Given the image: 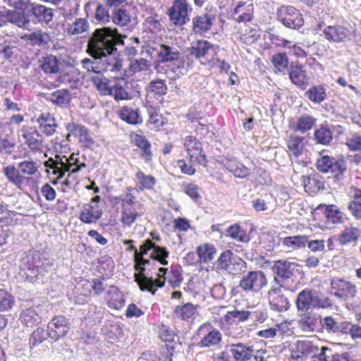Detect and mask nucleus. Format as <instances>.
<instances>
[{
  "instance_id": "f257e3e1",
  "label": "nucleus",
  "mask_w": 361,
  "mask_h": 361,
  "mask_svg": "<svg viewBox=\"0 0 361 361\" xmlns=\"http://www.w3.org/2000/svg\"><path fill=\"white\" fill-rule=\"evenodd\" d=\"M121 35L116 28L109 27L97 28L87 42V53L99 59L100 73L103 71L118 72L123 67L118 57L116 45L123 44Z\"/></svg>"
},
{
  "instance_id": "f03ea898",
  "label": "nucleus",
  "mask_w": 361,
  "mask_h": 361,
  "mask_svg": "<svg viewBox=\"0 0 361 361\" xmlns=\"http://www.w3.org/2000/svg\"><path fill=\"white\" fill-rule=\"evenodd\" d=\"M44 164L47 167L46 171L47 173H51L57 176L56 179L53 181L55 185L57 184L59 179L64 176L66 172H68V176L63 184L69 188L74 185L73 175L87 167L85 163L79 160V154L75 153H73L68 157L65 155L56 154L54 158H49Z\"/></svg>"
},
{
  "instance_id": "7ed1b4c3",
  "label": "nucleus",
  "mask_w": 361,
  "mask_h": 361,
  "mask_svg": "<svg viewBox=\"0 0 361 361\" xmlns=\"http://www.w3.org/2000/svg\"><path fill=\"white\" fill-rule=\"evenodd\" d=\"M52 266L51 262L44 257V256L35 252L25 255L21 260L20 265L21 274L30 282H34L39 279V276H42L44 272Z\"/></svg>"
},
{
  "instance_id": "20e7f679",
  "label": "nucleus",
  "mask_w": 361,
  "mask_h": 361,
  "mask_svg": "<svg viewBox=\"0 0 361 361\" xmlns=\"http://www.w3.org/2000/svg\"><path fill=\"white\" fill-rule=\"evenodd\" d=\"M267 285V279L262 271H249L244 273L238 283V288L247 294L259 293Z\"/></svg>"
},
{
  "instance_id": "39448f33",
  "label": "nucleus",
  "mask_w": 361,
  "mask_h": 361,
  "mask_svg": "<svg viewBox=\"0 0 361 361\" xmlns=\"http://www.w3.org/2000/svg\"><path fill=\"white\" fill-rule=\"evenodd\" d=\"M217 271H226L229 274L237 275L246 269V262L241 258L235 257L231 250L224 251L216 262Z\"/></svg>"
},
{
  "instance_id": "423d86ee",
  "label": "nucleus",
  "mask_w": 361,
  "mask_h": 361,
  "mask_svg": "<svg viewBox=\"0 0 361 361\" xmlns=\"http://www.w3.org/2000/svg\"><path fill=\"white\" fill-rule=\"evenodd\" d=\"M330 286L331 293L341 300L353 299L357 293L356 285L343 278L331 279Z\"/></svg>"
},
{
  "instance_id": "0eeeda50",
  "label": "nucleus",
  "mask_w": 361,
  "mask_h": 361,
  "mask_svg": "<svg viewBox=\"0 0 361 361\" xmlns=\"http://www.w3.org/2000/svg\"><path fill=\"white\" fill-rule=\"evenodd\" d=\"M228 353L231 355L235 361H250L254 356V347L241 342L230 343L226 345L225 350L221 353L219 358L228 361Z\"/></svg>"
},
{
  "instance_id": "6e6552de",
  "label": "nucleus",
  "mask_w": 361,
  "mask_h": 361,
  "mask_svg": "<svg viewBox=\"0 0 361 361\" xmlns=\"http://www.w3.org/2000/svg\"><path fill=\"white\" fill-rule=\"evenodd\" d=\"M278 20L286 27L298 30L304 24L300 11L292 6H281L276 12Z\"/></svg>"
},
{
  "instance_id": "1a4fd4ad",
  "label": "nucleus",
  "mask_w": 361,
  "mask_h": 361,
  "mask_svg": "<svg viewBox=\"0 0 361 361\" xmlns=\"http://www.w3.org/2000/svg\"><path fill=\"white\" fill-rule=\"evenodd\" d=\"M200 338L198 345L200 348H211L218 346L222 341L221 333L211 324H202L197 331Z\"/></svg>"
},
{
  "instance_id": "9d476101",
  "label": "nucleus",
  "mask_w": 361,
  "mask_h": 361,
  "mask_svg": "<svg viewBox=\"0 0 361 361\" xmlns=\"http://www.w3.org/2000/svg\"><path fill=\"white\" fill-rule=\"evenodd\" d=\"M219 47L204 39L194 42L191 47L187 48L186 53L190 58L199 61L201 63L206 58L210 56V54L216 55Z\"/></svg>"
},
{
  "instance_id": "9b49d317",
  "label": "nucleus",
  "mask_w": 361,
  "mask_h": 361,
  "mask_svg": "<svg viewBox=\"0 0 361 361\" xmlns=\"http://www.w3.org/2000/svg\"><path fill=\"white\" fill-rule=\"evenodd\" d=\"M101 198L97 195L91 199L88 204H85L80 212V220L87 224H95L101 219L103 214L102 207L99 205Z\"/></svg>"
},
{
  "instance_id": "f8f14e48",
  "label": "nucleus",
  "mask_w": 361,
  "mask_h": 361,
  "mask_svg": "<svg viewBox=\"0 0 361 361\" xmlns=\"http://www.w3.org/2000/svg\"><path fill=\"white\" fill-rule=\"evenodd\" d=\"M192 8L187 0H175L169 11L170 20L175 25H183L189 20V11Z\"/></svg>"
},
{
  "instance_id": "ddd939ff",
  "label": "nucleus",
  "mask_w": 361,
  "mask_h": 361,
  "mask_svg": "<svg viewBox=\"0 0 361 361\" xmlns=\"http://www.w3.org/2000/svg\"><path fill=\"white\" fill-rule=\"evenodd\" d=\"M298 265L292 262L279 259L274 262L272 271L274 275V281L281 287L284 286V281L290 279L295 274Z\"/></svg>"
},
{
  "instance_id": "4468645a",
  "label": "nucleus",
  "mask_w": 361,
  "mask_h": 361,
  "mask_svg": "<svg viewBox=\"0 0 361 361\" xmlns=\"http://www.w3.org/2000/svg\"><path fill=\"white\" fill-rule=\"evenodd\" d=\"M167 268L161 267L157 274L158 279H153L152 277H147L145 275H135V281L139 286L142 291L147 290L152 295H154L157 288H161L165 284V278L164 276L167 272Z\"/></svg>"
},
{
  "instance_id": "2eb2a0df",
  "label": "nucleus",
  "mask_w": 361,
  "mask_h": 361,
  "mask_svg": "<svg viewBox=\"0 0 361 361\" xmlns=\"http://www.w3.org/2000/svg\"><path fill=\"white\" fill-rule=\"evenodd\" d=\"M319 30L329 42L341 43L350 39V30L341 25H328L322 29V25L319 24Z\"/></svg>"
},
{
  "instance_id": "dca6fc26",
  "label": "nucleus",
  "mask_w": 361,
  "mask_h": 361,
  "mask_svg": "<svg viewBox=\"0 0 361 361\" xmlns=\"http://www.w3.org/2000/svg\"><path fill=\"white\" fill-rule=\"evenodd\" d=\"M152 251L149 254L150 259L157 260L161 264L166 265L168 261L166 259L169 256V252L163 247L157 245L152 240L147 239L140 247L137 257H144Z\"/></svg>"
},
{
  "instance_id": "f3484780",
  "label": "nucleus",
  "mask_w": 361,
  "mask_h": 361,
  "mask_svg": "<svg viewBox=\"0 0 361 361\" xmlns=\"http://www.w3.org/2000/svg\"><path fill=\"white\" fill-rule=\"evenodd\" d=\"M183 146L191 161L199 164L206 163V157L203 153L202 143L194 136L188 135L184 139Z\"/></svg>"
},
{
  "instance_id": "a211bd4d",
  "label": "nucleus",
  "mask_w": 361,
  "mask_h": 361,
  "mask_svg": "<svg viewBox=\"0 0 361 361\" xmlns=\"http://www.w3.org/2000/svg\"><path fill=\"white\" fill-rule=\"evenodd\" d=\"M70 329L68 319L63 316L54 317L47 326L48 336L57 341L65 336Z\"/></svg>"
},
{
  "instance_id": "6ab92c4d",
  "label": "nucleus",
  "mask_w": 361,
  "mask_h": 361,
  "mask_svg": "<svg viewBox=\"0 0 361 361\" xmlns=\"http://www.w3.org/2000/svg\"><path fill=\"white\" fill-rule=\"evenodd\" d=\"M280 286L272 287L268 292V300L271 309L277 312L286 311L289 307V302L281 293Z\"/></svg>"
},
{
  "instance_id": "aec40b11",
  "label": "nucleus",
  "mask_w": 361,
  "mask_h": 361,
  "mask_svg": "<svg viewBox=\"0 0 361 361\" xmlns=\"http://www.w3.org/2000/svg\"><path fill=\"white\" fill-rule=\"evenodd\" d=\"M66 129L69 133L78 137L79 142L84 147L90 149L93 147L94 140L90 130L85 126L75 123H70L67 124Z\"/></svg>"
},
{
  "instance_id": "412c9836",
  "label": "nucleus",
  "mask_w": 361,
  "mask_h": 361,
  "mask_svg": "<svg viewBox=\"0 0 361 361\" xmlns=\"http://www.w3.org/2000/svg\"><path fill=\"white\" fill-rule=\"evenodd\" d=\"M21 133V135L25 140V144L27 145L32 152L37 153L42 152V136L37 130L23 128Z\"/></svg>"
},
{
  "instance_id": "4be33fe9",
  "label": "nucleus",
  "mask_w": 361,
  "mask_h": 361,
  "mask_svg": "<svg viewBox=\"0 0 361 361\" xmlns=\"http://www.w3.org/2000/svg\"><path fill=\"white\" fill-rule=\"evenodd\" d=\"M130 84L125 78H116L112 84L109 96L116 101L130 99Z\"/></svg>"
},
{
  "instance_id": "5701e85b",
  "label": "nucleus",
  "mask_w": 361,
  "mask_h": 361,
  "mask_svg": "<svg viewBox=\"0 0 361 361\" xmlns=\"http://www.w3.org/2000/svg\"><path fill=\"white\" fill-rule=\"evenodd\" d=\"M232 18L240 23L246 24L250 22L254 17V6L252 4H247L239 1L231 13Z\"/></svg>"
},
{
  "instance_id": "b1692460",
  "label": "nucleus",
  "mask_w": 361,
  "mask_h": 361,
  "mask_svg": "<svg viewBox=\"0 0 361 361\" xmlns=\"http://www.w3.org/2000/svg\"><path fill=\"white\" fill-rule=\"evenodd\" d=\"M299 327L305 332L319 331L322 329V317L314 312L301 315Z\"/></svg>"
},
{
  "instance_id": "393cba45",
  "label": "nucleus",
  "mask_w": 361,
  "mask_h": 361,
  "mask_svg": "<svg viewBox=\"0 0 361 361\" xmlns=\"http://www.w3.org/2000/svg\"><path fill=\"white\" fill-rule=\"evenodd\" d=\"M288 74L291 82L300 90H305L309 85L310 78L302 66L291 63Z\"/></svg>"
},
{
  "instance_id": "a878e982",
  "label": "nucleus",
  "mask_w": 361,
  "mask_h": 361,
  "mask_svg": "<svg viewBox=\"0 0 361 361\" xmlns=\"http://www.w3.org/2000/svg\"><path fill=\"white\" fill-rule=\"evenodd\" d=\"M215 17L212 14L197 16L192 18V31L195 34L203 35L211 29Z\"/></svg>"
},
{
  "instance_id": "bb28decb",
  "label": "nucleus",
  "mask_w": 361,
  "mask_h": 361,
  "mask_svg": "<svg viewBox=\"0 0 361 361\" xmlns=\"http://www.w3.org/2000/svg\"><path fill=\"white\" fill-rule=\"evenodd\" d=\"M105 300L109 308L117 310H121L126 302L123 293L114 286H111L106 291Z\"/></svg>"
},
{
  "instance_id": "cd10ccee",
  "label": "nucleus",
  "mask_w": 361,
  "mask_h": 361,
  "mask_svg": "<svg viewBox=\"0 0 361 361\" xmlns=\"http://www.w3.org/2000/svg\"><path fill=\"white\" fill-rule=\"evenodd\" d=\"M36 122L41 132L47 136L54 135L58 127L55 118L49 112L40 114Z\"/></svg>"
},
{
  "instance_id": "c85d7f7f",
  "label": "nucleus",
  "mask_w": 361,
  "mask_h": 361,
  "mask_svg": "<svg viewBox=\"0 0 361 361\" xmlns=\"http://www.w3.org/2000/svg\"><path fill=\"white\" fill-rule=\"evenodd\" d=\"M39 307H32L23 310L20 314V321L27 327H33L41 322Z\"/></svg>"
},
{
  "instance_id": "c756f323",
  "label": "nucleus",
  "mask_w": 361,
  "mask_h": 361,
  "mask_svg": "<svg viewBox=\"0 0 361 361\" xmlns=\"http://www.w3.org/2000/svg\"><path fill=\"white\" fill-rule=\"evenodd\" d=\"M30 13L41 24H48L54 17V10L42 4H33Z\"/></svg>"
},
{
  "instance_id": "7c9ffc66",
  "label": "nucleus",
  "mask_w": 361,
  "mask_h": 361,
  "mask_svg": "<svg viewBox=\"0 0 361 361\" xmlns=\"http://www.w3.org/2000/svg\"><path fill=\"white\" fill-rule=\"evenodd\" d=\"M361 237V230L355 226H346L338 235L337 240L341 245L357 243Z\"/></svg>"
},
{
  "instance_id": "2f4dec72",
  "label": "nucleus",
  "mask_w": 361,
  "mask_h": 361,
  "mask_svg": "<svg viewBox=\"0 0 361 361\" xmlns=\"http://www.w3.org/2000/svg\"><path fill=\"white\" fill-rule=\"evenodd\" d=\"M143 214L142 206L121 208V221L124 226L130 227L137 217Z\"/></svg>"
},
{
  "instance_id": "473e14b6",
  "label": "nucleus",
  "mask_w": 361,
  "mask_h": 361,
  "mask_svg": "<svg viewBox=\"0 0 361 361\" xmlns=\"http://www.w3.org/2000/svg\"><path fill=\"white\" fill-rule=\"evenodd\" d=\"M3 172L7 180L16 188L21 189L25 182V177L20 174V171L13 165H8L4 168Z\"/></svg>"
},
{
  "instance_id": "72a5a7b5",
  "label": "nucleus",
  "mask_w": 361,
  "mask_h": 361,
  "mask_svg": "<svg viewBox=\"0 0 361 361\" xmlns=\"http://www.w3.org/2000/svg\"><path fill=\"white\" fill-rule=\"evenodd\" d=\"M249 319V310L228 311L224 315L221 322L226 325H232L245 322Z\"/></svg>"
},
{
  "instance_id": "f704fd0d",
  "label": "nucleus",
  "mask_w": 361,
  "mask_h": 361,
  "mask_svg": "<svg viewBox=\"0 0 361 361\" xmlns=\"http://www.w3.org/2000/svg\"><path fill=\"white\" fill-rule=\"evenodd\" d=\"M90 80L101 95H109L112 80H111L99 73L90 76Z\"/></svg>"
},
{
  "instance_id": "c9c22d12",
  "label": "nucleus",
  "mask_w": 361,
  "mask_h": 361,
  "mask_svg": "<svg viewBox=\"0 0 361 361\" xmlns=\"http://www.w3.org/2000/svg\"><path fill=\"white\" fill-rule=\"evenodd\" d=\"M305 96L312 103L319 104L326 99V88L323 85H316L310 87Z\"/></svg>"
},
{
  "instance_id": "e433bc0d",
  "label": "nucleus",
  "mask_w": 361,
  "mask_h": 361,
  "mask_svg": "<svg viewBox=\"0 0 361 361\" xmlns=\"http://www.w3.org/2000/svg\"><path fill=\"white\" fill-rule=\"evenodd\" d=\"M7 130V126L0 123V154H10L15 147V142L6 133Z\"/></svg>"
},
{
  "instance_id": "4c0bfd02",
  "label": "nucleus",
  "mask_w": 361,
  "mask_h": 361,
  "mask_svg": "<svg viewBox=\"0 0 361 361\" xmlns=\"http://www.w3.org/2000/svg\"><path fill=\"white\" fill-rule=\"evenodd\" d=\"M320 205L318 209L322 208ZM324 214L329 222L332 224L342 223L344 220V214L334 204L324 205Z\"/></svg>"
},
{
  "instance_id": "58836bf2",
  "label": "nucleus",
  "mask_w": 361,
  "mask_h": 361,
  "mask_svg": "<svg viewBox=\"0 0 361 361\" xmlns=\"http://www.w3.org/2000/svg\"><path fill=\"white\" fill-rule=\"evenodd\" d=\"M303 184L306 191L317 192L324 189L323 178L319 173L303 177Z\"/></svg>"
},
{
  "instance_id": "ea45409f",
  "label": "nucleus",
  "mask_w": 361,
  "mask_h": 361,
  "mask_svg": "<svg viewBox=\"0 0 361 361\" xmlns=\"http://www.w3.org/2000/svg\"><path fill=\"white\" fill-rule=\"evenodd\" d=\"M111 21L119 27H125L130 23L131 16L129 11L123 8L113 9Z\"/></svg>"
},
{
  "instance_id": "a19ab883",
  "label": "nucleus",
  "mask_w": 361,
  "mask_h": 361,
  "mask_svg": "<svg viewBox=\"0 0 361 361\" xmlns=\"http://www.w3.org/2000/svg\"><path fill=\"white\" fill-rule=\"evenodd\" d=\"M179 51L173 47L161 44L158 50V56L161 63L173 62L179 58Z\"/></svg>"
},
{
  "instance_id": "79ce46f5",
  "label": "nucleus",
  "mask_w": 361,
  "mask_h": 361,
  "mask_svg": "<svg viewBox=\"0 0 361 361\" xmlns=\"http://www.w3.org/2000/svg\"><path fill=\"white\" fill-rule=\"evenodd\" d=\"M313 290L305 288L300 291L297 297L296 306L299 311H307L312 307Z\"/></svg>"
},
{
  "instance_id": "37998d69",
  "label": "nucleus",
  "mask_w": 361,
  "mask_h": 361,
  "mask_svg": "<svg viewBox=\"0 0 361 361\" xmlns=\"http://www.w3.org/2000/svg\"><path fill=\"white\" fill-rule=\"evenodd\" d=\"M120 117L123 121L131 125H137L142 122V118L140 115L138 109L129 106L122 107Z\"/></svg>"
},
{
  "instance_id": "c03bdc74",
  "label": "nucleus",
  "mask_w": 361,
  "mask_h": 361,
  "mask_svg": "<svg viewBox=\"0 0 361 361\" xmlns=\"http://www.w3.org/2000/svg\"><path fill=\"white\" fill-rule=\"evenodd\" d=\"M314 138L317 144L327 145L333 140V133L327 125H321L314 130Z\"/></svg>"
},
{
  "instance_id": "a18cd8bd",
  "label": "nucleus",
  "mask_w": 361,
  "mask_h": 361,
  "mask_svg": "<svg viewBox=\"0 0 361 361\" xmlns=\"http://www.w3.org/2000/svg\"><path fill=\"white\" fill-rule=\"evenodd\" d=\"M71 99L69 91L65 89L57 90L51 92L48 97V99L53 104L60 106H67L71 102Z\"/></svg>"
},
{
  "instance_id": "49530a36",
  "label": "nucleus",
  "mask_w": 361,
  "mask_h": 361,
  "mask_svg": "<svg viewBox=\"0 0 361 361\" xmlns=\"http://www.w3.org/2000/svg\"><path fill=\"white\" fill-rule=\"evenodd\" d=\"M192 59L188 56L187 54L183 57H180L179 54V58L173 61V69L177 75H183L192 67Z\"/></svg>"
},
{
  "instance_id": "de8ad7c7",
  "label": "nucleus",
  "mask_w": 361,
  "mask_h": 361,
  "mask_svg": "<svg viewBox=\"0 0 361 361\" xmlns=\"http://www.w3.org/2000/svg\"><path fill=\"white\" fill-rule=\"evenodd\" d=\"M89 28L88 20L86 18H78L68 25L67 32L70 35H78L88 31Z\"/></svg>"
},
{
  "instance_id": "09e8293b",
  "label": "nucleus",
  "mask_w": 361,
  "mask_h": 361,
  "mask_svg": "<svg viewBox=\"0 0 361 361\" xmlns=\"http://www.w3.org/2000/svg\"><path fill=\"white\" fill-rule=\"evenodd\" d=\"M135 178L139 190H151L156 183V179L153 176L146 175L140 170L135 173Z\"/></svg>"
},
{
  "instance_id": "8fccbe9b",
  "label": "nucleus",
  "mask_w": 361,
  "mask_h": 361,
  "mask_svg": "<svg viewBox=\"0 0 361 361\" xmlns=\"http://www.w3.org/2000/svg\"><path fill=\"white\" fill-rule=\"evenodd\" d=\"M196 306L190 302H187L183 305L176 306L174 310L176 317L182 320L190 319L196 312Z\"/></svg>"
},
{
  "instance_id": "3c124183",
  "label": "nucleus",
  "mask_w": 361,
  "mask_h": 361,
  "mask_svg": "<svg viewBox=\"0 0 361 361\" xmlns=\"http://www.w3.org/2000/svg\"><path fill=\"white\" fill-rule=\"evenodd\" d=\"M8 22L15 24L19 27L27 28L30 21L25 13L18 12L16 11L8 10Z\"/></svg>"
},
{
  "instance_id": "603ef678",
  "label": "nucleus",
  "mask_w": 361,
  "mask_h": 361,
  "mask_svg": "<svg viewBox=\"0 0 361 361\" xmlns=\"http://www.w3.org/2000/svg\"><path fill=\"white\" fill-rule=\"evenodd\" d=\"M25 37L32 46L44 47L50 41L49 35L41 30L32 32Z\"/></svg>"
},
{
  "instance_id": "864d4df0",
  "label": "nucleus",
  "mask_w": 361,
  "mask_h": 361,
  "mask_svg": "<svg viewBox=\"0 0 361 361\" xmlns=\"http://www.w3.org/2000/svg\"><path fill=\"white\" fill-rule=\"evenodd\" d=\"M308 242L306 235L288 236L282 240V245L288 248L299 249L304 247Z\"/></svg>"
},
{
  "instance_id": "5fc2aeb1",
  "label": "nucleus",
  "mask_w": 361,
  "mask_h": 361,
  "mask_svg": "<svg viewBox=\"0 0 361 361\" xmlns=\"http://www.w3.org/2000/svg\"><path fill=\"white\" fill-rule=\"evenodd\" d=\"M216 250L213 245L204 244L197 248V253L201 262L207 263L214 258Z\"/></svg>"
},
{
  "instance_id": "6e6d98bb",
  "label": "nucleus",
  "mask_w": 361,
  "mask_h": 361,
  "mask_svg": "<svg viewBox=\"0 0 361 361\" xmlns=\"http://www.w3.org/2000/svg\"><path fill=\"white\" fill-rule=\"evenodd\" d=\"M296 349L297 351L301 354V357L308 355L312 356L314 353L318 352L319 347L312 341H298L296 344Z\"/></svg>"
},
{
  "instance_id": "4d7b16f0",
  "label": "nucleus",
  "mask_w": 361,
  "mask_h": 361,
  "mask_svg": "<svg viewBox=\"0 0 361 361\" xmlns=\"http://www.w3.org/2000/svg\"><path fill=\"white\" fill-rule=\"evenodd\" d=\"M152 63L150 61L143 59H135L131 60L129 65V70L133 73L148 71L151 69Z\"/></svg>"
},
{
  "instance_id": "13d9d810",
  "label": "nucleus",
  "mask_w": 361,
  "mask_h": 361,
  "mask_svg": "<svg viewBox=\"0 0 361 361\" xmlns=\"http://www.w3.org/2000/svg\"><path fill=\"white\" fill-rule=\"evenodd\" d=\"M288 148L290 155L298 157L301 154L304 148L303 138L299 136L290 137L288 141Z\"/></svg>"
},
{
  "instance_id": "bf43d9fd",
  "label": "nucleus",
  "mask_w": 361,
  "mask_h": 361,
  "mask_svg": "<svg viewBox=\"0 0 361 361\" xmlns=\"http://www.w3.org/2000/svg\"><path fill=\"white\" fill-rule=\"evenodd\" d=\"M90 290L85 289L84 285H78L75 287L73 293V300L75 304L84 305L88 302Z\"/></svg>"
},
{
  "instance_id": "052dcab7",
  "label": "nucleus",
  "mask_w": 361,
  "mask_h": 361,
  "mask_svg": "<svg viewBox=\"0 0 361 361\" xmlns=\"http://www.w3.org/2000/svg\"><path fill=\"white\" fill-rule=\"evenodd\" d=\"M4 2L8 6L13 7L15 9V11L18 12L25 13V12L27 11V16L30 15L31 8L33 5V3L25 0H4Z\"/></svg>"
},
{
  "instance_id": "680f3d73",
  "label": "nucleus",
  "mask_w": 361,
  "mask_h": 361,
  "mask_svg": "<svg viewBox=\"0 0 361 361\" xmlns=\"http://www.w3.org/2000/svg\"><path fill=\"white\" fill-rule=\"evenodd\" d=\"M41 68L46 73H56L59 70V61L56 56L49 55L44 58Z\"/></svg>"
},
{
  "instance_id": "e2e57ef3",
  "label": "nucleus",
  "mask_w": 361,
  "mask_h": 361,
  "mask_svg": "<svg viewBox=\"0 0 361 361\" xmlns=\"http://www.w3.org/2000/svg\"><path fill=\"white\" fill-rule=\"evenodd\" d=\"M15 304L13 295L4 289H0V312H6L12 309Z\"/></svg>"
},
{
  "instance_id": "0e129e2a",
  "label": "nucleus",
  "mask_w": 361,
  "mask_h": 361,
  "mask_svg": "<svg viewBox=\"0 0 361 361\" xmlns=\"http://www.w3.org/2000/svg\"><path fill=\"white\" fill-rule=\"evenodd\" d=\"M316 118L312 116L304 114L301 116L297 122V130L301 133L310 130L315 124Z\"/></svg>"
},
{
  "instance_id": "69168bd1",
  "label": "nucleus",
  "mask_w": 361,
  "mask_h": 361,
  "mask_svg": "<svg viewBox=\"0 0 361 361\" xmlns=\"http://www.w3.org/2000/svg\"><path fill=\"white\" fill-rule=\"evenodd\" d=\"M61 82L71 88H76L80 81L79 73L75 70H71L61 76Z\"/></svg>"
},
{
  "instance_id": "338daca9",
  "label": "nucleus",
  "mask_w": 361,
  "mask_h": 361,
  "mask_svg": "<svg viewBox=\"0 0 361 361\" xmlns=\"http://www.w3.org/2000/svg\"><path fill=\"white\" fill-rule=\"evenodd\" d=\"M94 18L101 24H107L111 21V13L105 6L99 4L95 9Z\"/></svg>"
},
{
  "instance_id": "774afa93",
  "label": "nucleus",
  "mask_w": 361,
  "mask_h": 361,
  "mask_svg": "<svg viewBox=\"0 0 361 361\" xmlns=\"http://www.w3.org/2000/svg\"><path fill=\"white\" fill-rule=\"evenodd\" d=\"M348 207L355 218L361 219V190L355 193L354 200L349 202Z\"/></svg>"
}]
</instances>
